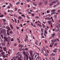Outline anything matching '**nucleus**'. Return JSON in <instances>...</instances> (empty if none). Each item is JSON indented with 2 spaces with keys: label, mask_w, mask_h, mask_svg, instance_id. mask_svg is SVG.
<instances>
[{
  "label": "nucleus",
  "mask_w": 60,
  "mask_h": 60,
  "mask_svg": "<svg viewBox=\"0 0 60 60\" xmlns=\"http://www.w3.org/2000/svg\"><path fill=\"white\" fill-rule=\"evenodd\" d=\"M30 53L31 56H32V57H33L34 56L35 54L34 52H32V51H30Z\"/></svg>",
  "instance_id": "f257e3e1"
},
{
  "label": "nucleus",
  "mask_w": 60,
  "mask_h": 60,
  "mask_svg": "<svg viewBox=\"0 0 60 60\" xmlns=\"http://www.w3.org/2000/svg\"><path fill=\"white\" fill-rule=\"evenodd\" d=\"M4 38L5 39L6 41H8V42L7 44V46H9L10 45H9V42H8V38H6V37H5V36H4Z\"/></svg>",
  "instance_id": "f03ea898"
},
{
  "label": "nucleus",
  "mask_w": 60,
  "mask_h": 60,
  "mask_svg": "<svg viewBox=\"0 0 60 60\" xmlns=\"http://www.w3.org/2000/svg\"><path fill=\"white\" fill-rule=\"evenodd\" d=\"M56 27H58V28H59V27H60V24L59 23H56Z\"/></svg>",
  "instance_id": "7ed1b4c3"
},
{
  "label": "nucleus",
  "mask_w": 60,
  "mask_h": 60,
  "mask_svg": "<svg viewBox=\"0 0 60 60\" xmlns=\"http://www.w3.org/2000/svg\"><path fill=\"white\" fill-rule=\"evenodd\" d=\"M58 2V0H56V1H53L52 2V3H53V4H54L56 3H57V2Z\"/></svg>",
  "instance_id": "20e7f679"
},
{
  "label": "nucleus",
  "mask_w": 60,
  "mask_h": 60,
  "mask_svg": "<svg viewBox=\"0 0 60 60\" xmlns=\"http://www.w3.org/2000/svg\"><path fill=\"white\" fill-rule=\"evenodd\" d=\"M18 57H19V58H22V56L21 54H19L18 55Z\"/></svg>",
  "instance_id": "39448f33"
},
{
  "label": "nucleus",
  "mask_w": 60,
  "mask_h": 60,
  "mask_svg": "<svg viewBox=\"0 0 60 60\" xmlns=\"http://www.w3.org/2000/svg\"><path fill=\"white\" fill-rule=\"evenodd\" d=\"M57 49L55 48L54 49V50H53V52H56V51H57Z\"/></svg>",
  "instance_id": "423d86ee"
},
{
  "label": "nucleus",
  "mask_w": 60,
  "mask_h": 60,
  "mask_svg": "<svg viewBox=\"0 0 60 60\" xmlns=\"http://www.w3.org/2000/svg\"><path fill=\"white\" fill-rule=\"evenodd\" d=\"M45 20H49L50 19V18L49 17H47L45 18Z\"/></svg>",
  "instance_id": "0eeeda50"
},
{
  "label": "nucleus",
  "mask_w": 60,
  "mask_h": 60,
  "mask_svg": "<svg viewBox=\"0 0 60 60\" xmlns=\"http://www.w3.org/2000/svg\"><path fill=\"white\" fill-rule=\"evenodd\" d=\"M41 60V57L40 56L36 58V60Z\"/></svg>",
  "instance_id": "6e6552de"
},
{
  "label": "nucleus",
  "mask_w": 60,
  "mask_h": 60,
  "mask_svg": "<svg viewBox=\"0 0 60 60\" xmlns=\"http://www.w3.org/2000/svg\"><path fill=\"white\" fill-rule=\"evenodd\" d=\"M1 44L2 45V46H5V43L4 42H2V43H1Z\"/></svg>",
  "instance_id": "1a4fd4ad"
},
{
  "label": "nucleus",
  "mask_w": 60,
  "mask_h": 60,
  "mask_svg": "<svg viewBox=\"0 0 60 60\" xmlns=\"http://www.w3.org/2000/svg\"><path fill=\"white\" fill-rule=\"evenodd\" d=\"M3 34L4 35V36H7V34L5 33V32H3Z\"/></svg>",
  "instance_id": "9d476101"
},
{
  "label": "nucleus",
  "mask_w": 60,
  "mask_h": 60,
  "mask_svg": "<svg viewBox=\"0 0 60 60\" xmlns=\"http://www.w3.org/2000/svg\"><path fill=\"white\" fill-rule=\"evenodd\" d=\"M53 4L52 2L51 3L49 4V5L50 6H52Z\"/></svg>",
  "instance_id": "9b49d317"
},
{
  "label": "nucleus",
  "mask_w": 60,
  "mask_h": 60,
  "mask_svg": "<svg viewBox=\"0 0 60 60\" xmlns=\"http://www.w3.org/2000/svg\"><path fill=\"white\" fill-rule=\"evenodd\" d=\"M1 54L2 55H4V54H5V52H1Z\"/></svg>",
  "instance_id": "f8f14e48"
},
{
  "label": "nucleus",
  "mask_w": 60,
  "mask_h": 60,
  "mask_svg": "<svg viewBox=\"0 0 60 60\" xmlns=\"http://www.w3.org/2000/svg\"><path fill=\"white\" fill-rule=\"evenodd\" d=\"M22 53L23 55H24L25 56H26V52H25L24 51Z\"/></svg>",
  "instance_id": "ddd939ff"
},
{
  "label": "nucleus",
  "mask_w": 60,
  "mask_h": 60,
  "mask_svg": "<svg viewBox=\"0 0 60 60\" xmlns=\"http://www.w3.org/2000/svg\"><path fill=\"white\" fill-rule=\"evenodd\" d=\"M3 31L4 32H6V30L4 29H3Z\"/></svg>",
  "instance_id": "4468645a"
},
{
  "label": "nucleus",
  "mask_w": 60,
  "mask_h": 60,
  "mask_svg": "<svg viewBox=\"0 0 60 60\" xmlns=\"http://www.w3.org/2000/svg\"><path fill=\"white\" fill-rule=\"evenodd\" d=\"M6 48L5 47H3V49H4V51H6Z\"/></svg>",
  "instance_id": "2eb2a0df"
},
{
  "label": "nucleus",
  "mask_w": 60,
  "mask_h": 60,
  "mask_svg": "<svg viewBox=\"0 0 60 60\" xmlns=\"http://www.w3.org/2000/svg\"><path fill=\"white\" fill-rule=\"evenodd\" d=\"M8 40H11V37H10L9 36H8Z\"/></svg>",
  "instance_id": "dca6fc26"
},
{
  "label": "nucleus",
  "mask_w": 60,
  "mask_h": 60,
  "mask_svg": "<svg viewBox=\"0 0 60 60\" xmlns=\"http://www.w3.org/2000/svg\"><path fill=\"white\" fill-rule=\"evenodd\" d=\"M41 4H42V3L41 2L39 3L38 5H39L40 6V5H41Z\"/></svg>",
  "instance_id": "f3484780"
},
{
  "label": "nucleus",
  "mask_w": 60,
  "mask_h": 60,
  "mask_svg": "<svg viewBox=\"0 0 60 60\" xmlns=\"http://www.w3.org/2000/svg\"><path fill=\"white\" fill-rule=\"evenodd\" d=\"M56 10V9H53L51 10V12H53V11H55Z\"/></svg>",
  "instance_id": "a211bd4d"
},
{
  "label": "nucleus",
  "mask_w": 60,
  "mask_h": 60,
  "mask_svg": "<svg viewBox=\"0 0 60 60\" xmlns=\"http://www.w3.org/2000/svg\"><path fill=\"white\" fill-rule=\"evenodd\" d=\"M18 18L19 19H22V17H21V16H19L18 17Z\"/></svg>",
  "instance_id": "6ab92c4d"
},
{
  "label": "nucleus",
  "mask_w": 60,
  "mask_h": 60,
  "mask_svg": "<svg viewBox=\"0 0 60 60\" xmlns=\"http://www.w3.org/2000/svg\"><path fill=\"white\" fill-rule=\"evenodd\" d=\"M0 33H3V29H0Z\"/></svg>",
  "instance_id": "aec40b11"
},
{
  "label": "nucleus",
  "mask_w": 60,
  "mask_h": 60,
  "mask_svg": "<svg viewBox=\"0 0 60 60\" xmlns=\"http://www.w3.org/2000/svg\"><path fill=\"white\" fill-rule=\"evenodd\" d=\"M47 1L46 0L45 2V4H47Z\"/></svg>",
  "instance_id": "412c9836"
},
{
  "label": "nucleus",
  "mask_w": 60,
  "mask_h": 60,
  "mask_svg": "<svg viewBox=\"0 0 60 60\" xmlns=\"http://www.w3.org/2000/svg\"><path fill=\"white\" fill-rule=\"evenodd\" d=\"M38 25L40 27H41V25L40 24H38Z\"/></svg>",
  "instance_id": "4be33fe9"
},
{
  "label": "nucleus",
  "mask_w": 60,
  "mask_h": 60,
  "mask_svg": "<svg viewBox=\"0 0 60 60\" xmlns=\"http://www.w3.org/2000/svg\"><path fill=\"white\" fill-rule=\"evenodd\" d=\"M3 28V26L2 25H0V29H1Z\"/></svg>",
  "instance_id": "5701e85b"
},
{
  "label": "nucleus",
  "mask_w": 60,
  "mask_h": 60,
  "mask_svg": "<svg viewBox=\"0 0 60 60\" xmlns=\"http://www.w3.org/2000/svg\"><path fill=\"white\" fill-rule=\"evenodd\" d=\"M44 32L45 34H47V30H45L44 31Z\"/></svg>",
  "instance_id": "b1692460"
},
{
  "label": "nucleus",
  "mask_w": 60,
  "mask_h": 60,
  "mask_svg": "<svg viewBox=\"0 0 60 60\" xmlns=\"http://www.w3.org/2000/svg\"><path fill=\"white\" fill-rule=\"evenodd\" d=\"M21 16L22 17H26V16H25L24 15L22 14L21 15Z\"/></svg>",
  "instance_id": "393cba45"
},
{
  "label": "nucleus",
  "mask_w": 60,
  "mask_h": 60,
  "mask_svg": "<svg viewBox=\"0 0 60 60\" xmlns=\"http://www.w3.org/2000/svg\"><path fill=\"white\" fill-rule=\"evenodd\" d=\"M10 26L12 28H13V26H12V25H10Z\"/></svg>",
  "instance_id": "a878e982"
},
{
  "label": "nucleus",
  "mask_w": 60,
  "mask_h": 60,
  "mask_svg": "<svg viewBox=\"0 0 60 60\" xmlns=\"http://www.w3.org/2000/svg\"><path fill=\"white\" fill-rule=\"evenodd\" d=\"M48 24H50L51 23V21H48Z\"/></svg>",
  "instance_id": "bb28decb"
},
{
  "label": "nucleus",
  "mask_w": 60,
  "mask_h": 60,
  "mask_svg": "<svg viewBox=\"0 0 60 60\" xmlns=\"http://www.w3.org/2000/svg\"><path fill=\"white\" fill-rule=\"evenodd\" d=\"M56 13V12H52V13L51 14V15H53V14H54L55 13Z\"/></svg>",
  "instance_id": "cd10ccee"
},
{
  "label": "nucleus",
  "mask_w": 60,
  "mask_h": 60,
  "mask_svg": "<svg viewBox=\"0 0 60 60\" xmlns=\"http://www.w3.org/2000/svg\"><path fill=\"white\" fill-rule=\"evenodd\" d=\"M7 35H10V33L9 32H7Z\"/></svg>",
  "instance_id": "c85d7f7f"
},
{
  "label": "nucleus",
  "mask_w": 60,
  "mask_h": 60,
  "mask_svg": "<svg viewBox=\"0 0 60 60\" xmlns=\"http://www.w3.org/2000/svg\"><path fill=\"white\" fill-rule=\"evenodd\" d=\"M8 30H9V31H10V30H11V28H10L9 27H8Z\"/></svg>",
  "instance_id": "c756f323"
},
{
  "label": "nucleus",
  "mask_w": 60,
  "mask_h": 60,
  "mask_svg": "<svg viewBox=\"0 0 60 60\" xmlns=\"http://www.w3.org/2000/svg\"><path fill=\"white\" fill-rule=\"evenodd\" d=\"M9 5L11 7H12V6L11 5V3H10Z\"/></svg>",
  "instance_id": "7c9ffc66"
},
{
  "label": "nucleus",
  "mask_w": 60,
  "mask_h": 60,
  "mask_svg": "<svg viewBox=\"0 0 60 60\" xmlns=\"http://www.w3.org/2000/svg\"><path fill=\"white\" fill-rule=\"evenodd\" d=\"M55 35V34H52V37H54V36Z\"/></svg>",
  "instance_id": "2f4dec72"
},
{
  "label": "nucleus",
  "mask_w": 60,
  "mask_h": 60,
  "mask_svg": "<svg viewBox=\"0 0 60 60\" xmlns=\"http://www.w3.org/2000/svg\"><path fill=\"white\" fill-rule=\"evenodd\" d=\"M0 36L1 37L2 39H3V35H2V34H1L0 35Z\"/></svg>",
  "instance_id": "473e14b6"
},
{
  "label": "nucleus",
  "mask_w": 60,
  "mask_h": 60,
  "mask_svg": "<svg viewBox=\"0 0 60 60\" xmlns=\"http://www.w3.org/2000/svg\"><path fill=\"white\" fill-rule=\"evenodd\" d=\"M57 41L56 39H55V40H54V42H56Z\"/></svg>",
  "instance_id": "72a5a7b5"
},
{
  "label": "nucleus",
  "mask_w": 60,
  "mask_h": 60,
  "mask_svg": "<svg viewBox=\"0 0 60 60\" xmlns=\"http://www.w3.org/2000/svg\"><path fill=\"white\" fill-rule=\"evenodd\" d=\"M43 30L42 28H41V32H43Z\"/></svg>",
  "instance_id": "f704fd0d"
},
{
  "label": "nucleus",
  "mask_w": 60,
  "mask_h": 60,
  "mask_svg": "<svg viewBox=\"0 0 60 60\" xmlns=\"http://www.w3.org/2000/svg\"><path fill=\"white\" fill-rule=\"evenodd\" d=\"M14 19H15V23H17V20L15 18Z\"/></svg>",
  "instance_id": "c9c22d12"
},
{
  "label": "nucleus",
  "mask_w": 60,
  "mask_h": 60,
  "mask_svg": "<svg viewBox=\"0 0 60 60\" xmlns=\"http://www.w3.org/2000/svg\"><path fill=\"white\" fill-rule=\"evenodd\" d=\"M51 41L52 42H54V40L52 39L51 40Z\"/></svg>",
  "instance_id": "e433bc0d"
},
{
  "label": "nucleus",
  "mask_w": 60,
  "mask_h": 60,
  "mask_svg": "<svg viewBox=\"0 0 60 60\" xmlns=\"http://www.w3.org/2000/svg\"><path fill=\"white\" fill-rule=\"evenodd\" d=\"M57 6V5H54L53 6V8H55V7H56Z\"/></svg>",
  "instance_id": "4c0bfd02"
},
{
  "label": "nucleus",
  "mask_w": 60,
  "mask_h": 60,
  "mask_svg": "<svg viewBox=\"0 0 60 60\" xmlns=\"http://www.w3.org/2000/svg\"><path fill=\"white\" fill-rule=\"evenodd\" d=\"M57 45V43H56L54 44V46H56Z\"/></svg>",
  "instance_id": "58836bf2"
},
{
  "label": "nucleus",
  "mask_w": 60,
  "mask_h": 60,
  "mask_svg": "<svg viewBox=\"0 0 60 60\" xmlns=\"http://www.w3.org/2000/svg\"><path fill=\"white\" fill-rule=\"evenodd\" d=\"M3 52V50H1V49H0V53H1V52Z\"/></svg>",
  "instance_id": "ea45409f"
},
{
  "label": "nucleus",
  "mask_w": 60,
  "mask_h": 60,
  "mask_svg": "<svg viewBox=\"0 0 60 60\" xmlns=\"http://www.w3.org/2000/svg\"><path fill=\"white\" fill-rule=\"evenodd\" d=\"M17 60H22V59L20 58H18L17 59Z\"/></svg>",
  "instance_id": "a19ab883"
},
{
  "label": "nucleus",
  "mask_w": 60,
  "mask_h": 60,
  "mask_svg": "<svg viewBox=\"0 0 60 60\" xmlns=\"http://www.w3.org/2000/svg\"><path fill=\"white\" fill-rule=\"evenodd\" d=\"M20 3V2H18L16 3V4L17 5V4H19Z\"/></svg>",
  "instance_id": "79ce46f5"
},
{
  "label": "nucleus",
  "mask_w": 60,
  "mask_h": 60,
  "mask_svg": "<svg viewBox=\"0 0 60 60\" xmlns=\"http://www.w3.org/2000/svg\"><path fill=\"white\" fill-rule=\"evenodd\" d=\"M28 13L29 14H32V13L30 11H29L28 12Z\"/></svg>",
  "instance_id": "37998d69"
},
{
  "label": "nucleus",
  "mask_w": 60,
  "mask_h": 60,
  "mask_svg": "<svg viewBox=\"0 0 60 60\" xmlns=\"http://www.w3.org/2000/svg\"><path fill=\"white\" fill-rule=\"evenodd\" d=\"M17 11L18 12H19V11H21V10H20V9H19Z\"/></svg>",
  "instance_id": "c03bdc74"
},
{
  "label": "nucleus",
  "mask_w": 60,
  "mask_h": 60,
  "mask_svg": "<svg viewBox=\"0 0 60 60\" xmlns=\"http://www.w3.org/2000/svg\"><path fill=\"white\" fill-rule=\"evenodd\" d=\"M42 26H43V27H45V25L43 24H42Z\"/></svg>",
  "instance_id": "a18cd8bd"
},
{
  "label": "nucleus",
  "mask_w": 60,
  "mask_h": 60,
  "mask_svg": "<svg viewBox=\"0 0 60 60\" xmlns=\"http://www.w3.org/2000/svg\"><path fill=\"white\" fill-rule=\"evenodd\" d=\"M4 17V15H0V17Z\"/></svg>",
  "instance_id": "49530a36"
},
{
  "label": "nucleus",
  "mask_w": 60,
  "mask_h": 60,
  "mask_svg": "<svg viewBox=\"0 0 60 60\" xmlns=\"http://www.w3.org/2000/svg\"><path fill=\"white\" fill-rule=\"evenodd\" d=\"M7 8L8 9H10V6H8Z\"/></svg>",
  "instance_id": "de8ad7c7"
},
{
  "label": "nucleus",
  "mask_w": 60,
  "mask_h": 60,
  "mask_svg": "<svg viewBox=\"0 0 60 60\" xmlns=\"http://www.w3.org/2000/svg\"><path fill=\"white\" fill-rule=\"evenodd\" d=\"M6 7V6L5 5H3V6H2V7L3 8H4V7Z\"/></svg>",
  "instance_id": "09e8293b"
},
{
  "label": "nucleus",
  "mask_w": 60,
  "mask_h": 60,
  "mask_svg": "<svg viewBox=\"0 0 60 60\" xmlns=\"http://www.w3.org/2000/svg\"><path fill=\"white\" fill-rule=\"evenodd\" d=\"M52 59L53 60H55L56 59L55 58L52 57Z\"/></svg>",
  "instance_id": "8fccbe9b"
},
{
  "label": "nucleus",
  "mask_w": 60,
  "mask_h": 60,
  "mask_svg": "<svg viewBox=\"0 0 60 60\" xmlns=\"http://www.w3.org/2000/svg\"><path fill=\"white\" fill-rule=\"evenodd\" d=\"M29 59L30 60H31V59H31V57H30V56L29 57Z\"/></svg>",
  "instance_id": "3c124183"
},
{
  "label": "nucleus",
  "mask_w": 60,
  "mask_h": 60,
  "mask_svg": "<svg viewBox=\"0 0 60 60\" xmlns=\"http://www.w3.org/2000/svg\"><path fill=\"white\" fill-rule=\"evenodd\" d=\"M31 24V25L32 26H33V23H32V22H31L30 23Z\"/></svg>",
  "instance_id": "603ef678"
},
{
  "label": "nucleus",
  "mask_w": 60,
  "mask_h": 60,
  "mask_svg": "<svg viewBox=\"0 0 60 60\" xmlns=\"http://www.w3.org/2000/svg\"><path fill=\"white\" fill-rule=\"evenodd\" d=\"M35 18L36 19H39V18L37 16H36L35 17Z\"/></svg>",
  "instance_id": "864d4df0"
},
{
  "label": "nucleus",
  "mask_w": 60,
  "mask_h": 60,
  "mask_svg": "<svg viewBox=\"0 0 60 60\" xmlns=\"http://www.w3.org/2000/svg\"><path fill=\"white\" fill-rule=\"evenodd\" d=\"M52 54L53 56H54L55 55V54L54 53H52Z\"/></svg>",
  "instance_id": "5fc2aeb1"
},
{
  "label": "nucleus",
  "mask_w": 60,
  "mask_h": 60,
  "mask_svg": "<svg viewBox=\"0 0 60 60\" xmlns=\"http://www.w3.org/2000/svg\"><path fill=\"white\" fill-rule=\"evenodd\" d=\"M26 52V54H27L28 55H29V53H28V52Z\"/></svg>",
  "instance_id": "6e6d98bb"
},
{
  "label": "nucleus",
  "mask_w": 60,
  "mask_h": 60,
  "mask_svg": "<svg viewBox=\"0 0 60 60\" xmlns=\"http://www.w3.org/2000/svg\"><path fill=\"white\" fill-rule=\"evenodd\" d=\"M26 59V58L25 56H24V60H25Z\"/></svg>",
  "instance_id": "4d7b16f0"
},
{
  "label": "nucleus",
  "mask_w": 60,
  "mask_h": 60,
  "mask_svg": "<svg viewBox=\"0 0 60 60\" xmlns=\"http://www.w3.org/2000/svg\"><path fill=\"white\" fill-rule=\"evenodd\" d=\"M9 33L10 34H12V31H11Z\"/></svg>",
  "instance_id": "13d9d810"
},
{
  "label": "nucleus",
  "mask_w": 60,
  "mask_h": 60,
  "mask_svg": "<svg viewBox=\"0 0 60 60\" xmlns=\"http://www.w3.org/2000/svg\"><path fill=\"white\" fill-rule=\"evenodd\" d=\"M14 40H13V39L12 38H11V41H13Z\"/></svg>",
  "instance_id": "bf43d9fd"
},
{
  "label": "nucleus",
  "mask_w": 60,
  "mask_h": 60,
  "mask_svg": "<svg viewBox=\"0 0 60 60\" xmlns=\"http://www.w3.org/2000/svg\"><path fill=\"white\" fill-rule=\"evenodd\" d=\"M51 44H52V45H54V43H53V42L51 43Z\"/></svg>",
  "instance_id": "052dcab7"
},
{
  "label": "nucleus",
  "mask_w": 60,
  "mask_h": 60,
  "mask_svg": "<svg viewBox=\"0 0 60 60\" xmlns=\"http://www.w3.org/2000/svg\"><path fill=\"white\" fill-rule=\"evenodd\" d=\"M34 14H32L31 15L33 17V16H34Z\"/></svg>",
  "instance_id": "680f3d73"
},
{
  "label": "nucleus",
  "mask_w": 60,
  "mask_h": 60,
  "mask_svg": "<svg viewBox=\"0 0 60 60\" xmlns=\"http://www.w3.org/2000/svg\"><path fill=\"white\" fill-rule=\"evenodd\" d=\"M19 14H22V13L21 12H20L19 13Z\"/></svg>",
  "instance_id": "e2e57ef3"
},
{
  "label": "nucleus",
  "mask_w": 60,
  "mask_h": 60,
  "mask_svg": "<svg viewBox=\"0 0 60 60\" xmlns=\"http://www.w3.org/2000/svg\"><path fill=\"white\" fill-rule=\"evenodd\" d=\"M25 50H28V49L27 48H25Z\"/></svg>",
  "instance_id": "0e129e2a"
},
{
  "label": "nucleus",
  "mask_w": 60,
  "mask_h": 60,
  "mask_svg": "<svg viewBox=\"0 0 60 60\" xmlns=\"http://www.w3.org/2000/svg\"><path fill=\"white\" fill-rule=\"evenodd\" d=\"M10 11L11 12H13V11L12 10H10Z\"/></svg>",
  "instance_id": "69168bd1"
},
{
  "label": "nucleus",
  "mask_w": 60,
  "mask_h": 60,
  "mask_svg": "<svg viewBox=\"0 0 60 60\" xmlns=\"http://www.w3.org/2000/svg\"><path fill=\"white\" fill-rule=\"evenodd\" d=\"M52 22H54V21L53 19H52Z\"/></svg>",
  "instance_id": "338daca9"
},
{
  "label": "nucleus",
  "mask_w": 60,
  "mask_h": 60,
  "mask_svg": "<svg viewBox=\"0 0 60 60\" xmlns=\"http://www.w3.org/2000/svg\"><path fill=\"white\" fill-rule=\"evenodd\" d=\"M58 30H59V31L60 32V27H59V28H58Z\"/></svg>",
  "instance_id": "774afa93"
}]
</instances>
